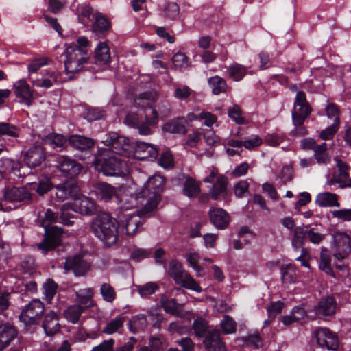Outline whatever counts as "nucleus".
<instances>
[{"mask_svg": "<svg viewBox=\"0 0 351 351\" xmlns=\"http://www.w3.org/2000/svg\"><path fill=\"white\" fill-rule=\"evenodd\" d=\"M194 332L197 337H203L208 328V323L202 317H198L194 320L193 324Z\"/></svg>", "mask_w": 351, "mask_h": 351, "instance_id": "nucleus-51", "label": "nucleus"}, {"mask_svg": "<svg viewBox=\"0 0 351 351\" xmlns=\"http://www.w3.org/2000/svg\"><path fill=\"white\" fill-rule=\"evenodd\" d=\"M95 62L99 65H106L110 62V52L106 43H99L95 50Z\"/></svg>", "mask_w": 351, "mask_h": 351, "instance_id": "nucleus-30", "label": "nucleus"}, {"mask_svg": "<svg viewBox=\"0 0 351 351\" xmlns=\"http://www.w3.org/2000/svg\"><path fill=\"white\" fill-rule=\"evenodd\" d=\"M313 152L314 157L318 164L326 165L330 162L331 157L328 152L326 143L319 144Z\"/></svg>", "mask_w": 351, "mask_h": 351, "instance_id": "nucleus-38", "label": "nucleus"}, {"mask_svg": "<svg viewBox=\"0 0 351 351\" xmlns=\"http://www.w3.org/2000/svg\"><path fill=\"white\" fill-rule=\"evenodd\" d=\"M100 292L103 299L106 302H112L116 298V292L110 284H102L100 288Z\"/></svg>", "mask_w": 351, "mask_h": 351, "instance_id": "nucleus-52", "label": "nucleus"}, {"mask_svg": "<svg viewBox=\"0 0 351 351\" xmlns=\"http://www.w3.org/2000/svg\"><path fill=\"white\" fill-rule=\"evenodd\" d=\"M3 199L6 202L29 204L32 199V194L27 187H12L5 189Z\"/></svg>", "mask_w": 351, "mask_h": 351, "instance_id": "nucleus-15", "label": "nucleus"}, {"mask_svg": "<svg viewBox=\"0 0 351 351\" xmlns=\"http://www.w3.org/2000/svg\"><path fill=\"white\" fill-rule=\"evenodd\" d=\"M66 143V138L60 134L50 135L45 140V143L49 145L53 149L62 150Z\"/></svg>", "mask_w": 351, "mask_h": 351, "instance_id": "nucleus-43", "label": "nucleus"}, {"mask_svg": "<svg viewBox=\"0 0 351 351\" xmlns=\"http://www.w3.org/2000/svg\"><path fill=\"white\" fill-rule=\"evenodd\" d=\"M95 189L97 197L106 202L110 201L113 197L117 200V196L119 193V187L115 188L106 182L97 183Z\"/></svg>", "mask_w": 351, "mask_h": 351, "instance_id": "nucleus-22", "label": "nucleus"}, {"mask_svg": "<svg viewBox=\"0 0 351 351\" xmlns=\"http://www.w3.org/2000/svg\"><path fill=\"white\" fill-rule=\"evenodd\" d=\"M199 254L196 252H190L186 255L189 265L199 274L202 271V267L197 265V260H199Z\"/></svg>", "mask_w": 351, "mask_h": 351, "instance_id": "nucleus-59", "label": "nucleus"}, {"mask_svg": "<svg viewBox=\"0 0 351 351\" xmlns=\"http://www.w3.org/2000/svg\"><path fill=\"white\" fill-rule=\"evenodd\" d=\"M152 115L149 117L145 114L143 117H139L134 112H129L125 119V123L138 130V134L143 136L150 135L153 133L152 127L155 126L160 116L156 108L152 106Z\"/></svg>", "mask_w": 351, "mask_h": 351, "instance_id": "nucleus-4", "label": "nucleus"}, {"mask_svg": "<svg viewBox=\"0 0 351 351\" xmlns=\"http://www.w3.org/2000/svg\"><path fill=\"white\" fill-rule=\"evenodd\" d=\"M282 280L284 283H290L293 281L295 275V268L292 265H287L281 268Z\"/></svg>", "mask_w": 351, "mask_h": 351, "instance_id": "nucleus-55", "label": "nucleus"}, {"mask_svg": "<svg viewBox=\"0 0 351 351\" xmlns=\"http://www.w3.org/2000/svg\"><path fill=\"white\" fill-rule=\"evenodd\" d=\"M117 203L121 209L128 210L141 208V215H148L156 209V200L146 197L140 189L134 186L119 187V193L117 196Z\"/></svg>", "mask_w": 351, "mask_h": 351, "instance_id": "nucleus-1", "label": "nucleus"}, {"mask_svg": "<svg viewBox=\"0 0 351 351\" xmlns=\"http://www.w3.org/2000/svg\"><path fill=\"white\" fill-rule=\"evenodd\" d=\"M228 184V180L226 176L223 175L218 176L216 182L209 191L211 198L214 200H217L221 197H224L227 195Z\"/></svg>", "mask_w": 351, "mask_h": 351, "instance_id": "nucleus-24", "label": "nucleus"}, {"mask_svg": "<svg viewBox=\"0 0 351 351\" xmlns=\"http://www.w3.org/2000/svg\"><path fill=\"white\" fill-rule=\"evenodd\" d=\"M220 324L223 334H233L236 332L237 324L229 315H224Z\"/></svg>", "mask_w": 351, "mask_h": 351, "instance_id": "nucleus-48", "label": "nucleus"}, {"mask_svg": "<svg viewBox=\"0 0 351 351\" xmlns=\"http://www.w3.org/2000/svg\"><path fill=\"white\" fill-rule=\"evenodd\" d=\"M58 219L57 213L52 211L51 209H47L44 216L38 220L40 225L45 228V238L42 242L37 244V247L43 254L54 250L62 242V229L57 226L48 228L51 223L58 221Z\"/></svg>", "mask_w": 351, "mask_h": 351, "instance_id": "nucleus-3", "label": "nucleus"}, {"mask_svg": "<svg viewBox=\"0 0 351 351\" xmlns=\"http://www.w3.org/2000/svg\"><path fill=\"white\" fill-rule=\"evenodd\" d=\"M228 75L234 81H240L245 75L247 68L240 64L234 63L228 67Z\"/></svg>", "mask_w": 351, "mask_h": 351, "instance_id": "nucleus-41", "label": "nucleus"}, {"mask_svg": "<svg viewBox=\"0 0 351 351\" xmlns=\"http://www.w3.org/2000/svg\"><path fill=\"white\" fill-rule=\"evenodd\" d=\"M147 313L151 317L154 327L159 328L162 321V315L161 309L158 306H154L147 311Z\"/></svg>", "mask_w": 351, "mask_h": 351, "instance_id": "nucleus-53", "label": "nucleus"}, {"mask_svg": "<svg viewBox=\"0 0 351 351\" xmlns=\"http://www.w3.org/2000/svg\"><path fill=\"white\" fill-rule=\"evenodd\" d=\"M52 189V184L49 180L45 179L39 182L36 188H33V189L36 190L37 193L43 196L47 192H49Z\"/></svg>", "mask_w": 351, "mask_h": 351, "instance_id": "nucleus-62", "label": "nucleus"}, {"mask_svg": "<svg viewBox=\"0 0 351 351\" xmlns=\"http://www.w3.org/2000/svg\"><path fill=\"white\" fill-rule=\"evenodd\" d=\"M16 329L9 324H0V351L8 346L16 336Z\"/></svg>", "mask_w": 351, "mask_h": 351, "instance_id": "nucleus-26", "label": "nucleus"}, {"mask_svg": "<svg viewBox=\"0 0 351 351\" xmlns=\"http://www.w3.org/2000/svg\"><path fill=\"white\" fill-rule=\"evenodd\" d=\"M90 230L105 245H114L118 239V222L107 213L97 214L92 220Z\"/></svg>", "mask_w": 351, "mask_h": 351, "instance_id": "nucleus-2", "label": "nucleus"}, {"mask_svg": "<svg viewBox=\"0 0 351 351\" xmlns=\"http://www.w3.org/2000/svg\"><path fill=\"white\" fill-rule=\"evenodd\" d=\"M160 303L165 311L171 314H176L178 311L177 303L175 299L169 300L166 295H162Z\"/></svg>", "mask_w": 351, "mask_h": 351, "instance_id": "nucleus-54", "label": "nucleus"}, {"mask_svg": "<svg viewBox=\"0 0 351 351\" xmlns=\"http://www.w3.org/2000/svg\"><path fill=\"white\" fill-rule=\"evenodd\" d=\"M68 141L72 147L80 151L86 150L94 145L93 139L80 135H73Z\"/></svg>", "mask_w": 351, "mask_h": 351, "instance_id": "nucleus-33", "label": "nucleus"}, {"mask_svg": "<svg viewBox=\"0 0 351 351\" xmlns=\"http://www.w3.org/2000/svg\"><path fill=\"white\" fill-rule=\"evenodd\" d=\"M333 256L338 260L346 258L351 252V239L346 233L337 232L333 234Z\"/></svg>", "mask_w": 351, "mask_h": 351, "instance_id": "nucleus-13", "label": "nucleus"}, {"mask_svg": "<svg viewBox=\"0 0 351 351\" xmlns=\"http://www.w3.org/2000/svg\"><path fill=\"white\" fill-rule=\"evenodd\" d=\"M75 207L80 214L84 215H91L96 210L95 202L86 197L79 198L78 202L75 204Z\"/></svg>", "mask_w": 351, "mask_h": 351, "instance_id": "nucleus-34", "label": "nucleus"}, {"mask_svg": "<svg viewBox=\"0 0 351 351\" xmlns=\"http://www.w3.org/2000/svg\"><path fill=\"white\" fill-rule=\"evenodd\" d=\"M136 287L138 293L143 298L148 297L149 295L154 293L159 289V286L154 282H149L142 285H138Z\"/></svg>", "mask_w": 351, "mask_h": 351, "instance_id": "nucleus-46", "label": "nucleus"}, {"mask_svg": "<svg viewBox=\"0 0 351 351\" xmlns=\"http://www.w3.org/2000/svg\"><path fill=\"white\" fill-rule=\"evenodd\" d=\"M55 162L59 171L63 176L71 178L77 176L82 169L80 163L67 156L58 155Z\"/></svg>", "mask_w": 351, "mask_h": 351, "instance_id": "nucleus-12", "label": "nucleus"}, {"mask_svg": "<svg viewBox=\"0 0 351 351\" xmlns=\"http://www.w3.org/2000/svg\"><path fill=\"white\" fill-rule=\"evenodd\" d=\"M163 16L169 20H176L179 15L180 8L176 3H168L163 8Z\"/></svg>", "mask_w": 351, "mask_h": 351, "instance_id": "nucleus-47", "label": "nucleus"}, {"mask_svg": "<svg viewBox=\"0 0 351 351\" xmlns=\"http://www.w3.org/2000/svg\"><path fill=\"white\" fill-rule=\"evenodd\" d=\"M228 116L237 124L244 123V119L241 116V110L238 105H234L228 110Z\"/></svg>", "mask_w": 351, "mask_h": 351, "instance_id": "nucleus-58", "label": "nucleus"}, {"mask_svg": "<svg viewBox=\"0 0 351 351\" xmlns=\"http://www.w3.org/2000/svg\"><path fill=\"white\" fill-rule=\"evenodd\" d=\"M102 142L105 145L110 147V152L112 154L130 157L134 152V143H130L128 138L119 136L114 132L105 134Z\"/></svg>", "mask_w": 351, "mask_h": 351, "instance_id": "nucleus-7", "label": "nucleus"}, {"mask_svg": "<svg viewBox=\"0 0 351 351\" xmlns=\"http://www.w3.org/2000/svg\"><path fill=\"white\" fill-rule=\"evenodd\" d=\"M84 116L88 121L91 122L101 119L104 113L101 110L93 108L86 109Z\"/></svg>", "mask_w": 351, "mask_h": 351, "instance_id": "nucleus-60", "label": "nucleus"}, {"mask_svg": "<svg viewBox=\"0 0 351 351\" xmlns=\"http://www.w3.org/2000/svg\"><path fill=\"white\" fill-rule=\"evenodd\" d=\"M93 164L98 171L111 176L120 173L124 162L109 150L106 149L95 156Z\"/></svg>", "mask_w": 351, "mask_h": 351, "instance_id": "nucleus-5", "label": "nucleus"}, {"mask_svg": "<svg viewBox=\"0 0 351 351\" xmlns=\"http://www.w3.org/2000/svg\"><path fill=\"white\" fill-rule=\"evenodd\" d=\"M200 193V183L195 179L187 177L183 184V193L189 198L197 197Z\"/></svg>", "mask_w": 351, "mask_h": 351, "instance_id": "nucleus-35", "label": "nucleus"}, {"mask_svg": "<svg viewBox=\"0 0 351 351\" xmlns=\"http://www.w3.org/2000/svg\"><path fill=\"white\" fill-rule=\"evenodd\" d=\"M3 135L17 136L16 127L7 123H0V137Z\"/></svg>", "mask_w": 351, "mask_h": 351, "instance_id": "nucleus-61", "label": "nucleus"}, {"mask_svg": "<svg viewBox=\"0 0 351 351\" xmlns=\"http://www.w3.org/2000/svg\"><path fill=\"white\" fill-rule=\"evenodd\" d=\"M209 216L211 223L218 229H225L230 223L228 214L222 208H210Z\"/></svg>", "mask_w": 351, "mask_h": 351, "instance_id": "nucleus-21", "label": "nucleus"}, {"mask_svg": "<svg viewBox=\"0 0 351 351\" xmlns=\"http://www.w3.org/2000/svg\"><path fill=\"white\" fill-rule=\"evenodd\" d=\"M75 295L79 305H83L84 309L93 306V291L91 288L80 289L75 292Z\"/></svg>", "mask_w": 351, "mask_h": 351, "instance_id": "nucleus-36", "label": "nucleus"}, {"mask_svg": "<svg viewBox=\"0 0 351 351\" xmlns=\"http://www.w3.org/2000/svg\"><path fill=\"white\" fill-rule=\"evenodd\" d=\"M338 199L339 196L337 194L324 192L317 195L315 203L321 207H339Z\"/></svg>", "mask_w": 351, "mask_h": 351, "instance_id": "nucleus-29", "label": "nucleus"}, {"mask_svg": "<svg viewBox=\"0 0 351 351\" xmlns=\"http://www.w3.org/2000/svg\"><path fill=\"white\" fill-rule=\"evenodd\" d=\"M124 317L119 316L108 322L103 328L102 332L106 335H112L115 332H120L123 329Z\"/></svg>", "mask_w": 351, "mask_h": 351, "instance_id": "nucleus-39", "label": "nucleus"}, {"mask_svg": "<svg viewBox=\"0 0 351 351\" xmlns=\"http://www.w3.org/2000/svg\"><path fill=\"white\" fill-rule=\"evenodd\" d=\"M330 255L326 249H322L320 252L319 269L328 275L333 276L330 265Z\"/></svg>", "mask_w": 351, "mask_h": 351, "instance_id": "nucleus-42", "label": "nucleus"}, {"mask_svg": "<svg viewBox=\"0 0 351 351\" xmlns=\"http://www.w3.org/2000/svg\"><path fill=\"white\" fill-rule=\"evenodd\" d=\"M45 159L44 149L41 146H34L26 152L24 160L31 168L40 165Z\"/></svg>", "mask_w": 351, "mask_h": 351, "instance_id": "nucleus-20", "label": "nucleus"}, {"mask_svg": "<svg viewBox=\"0 0 351 351\" xmlns=\"http://www.w3.org/2000/svg\"><path fill=\"white\" fill-rule=\"evenodd\" d=\"M57 285L53 280H47L43 285L44 294L48 302L53 298L56 293Z\"/></svg>", "mask_w": 351, "mask_h": 351, "instance_id": "nucleus-57", "label": "nucleus"}, {"mask_svg": "<svg viewBox=\"0 0 351 351\" xmlns=\"http://www.w3.org/2000/svg\"><path fill=\"white\" fill-rule=\"evenodd\" d=\"M165 180L163 177L154 175L152 178H150L145 185L139 189L141 191V193L145 195L146 197L149 199H154L156 200V207L158 202L160 201V193L162 191L163 187L165 186Z\"/></svg>", "mask_w": 351, "mask_h": 351, "instance_id": "nucleus-14", "label": "nucleus"}, {"mask_svg": "<svg viewBox=\"0 0 351 351\" xmlns=\"http://www.w3.org/2000/svg\"><path fill=\"white\" fill-rule=\"evenodd\" d=\"M44 310L43 303L38 299H34L23 308L20 317L27 324H37Z\"/></svg>", "mask_w": 351, "mask_h": 351, "instance_id": "nucleus-11", "label": "nucleus"}, {"mask_svg": "<svg viewBox=\"0 0 351 351\" xmlns=\"http://www.w3.org/2000/svg\"><path fill=\"white\" fill-rule=\"evenodd\" d=\"M157 99V95L154 92L149 91L140 94L135 97L134 104L145 110L148 108H152Z\"/></svg>", "mask_w": 351, "mask_h": 351, "instance_id": "nucleus-32", "label": "nucleus"}, {"mask_svg": "<svg viewBox=\"0 0 351 351\" xmlns=\"http://www.w3.org/2000/svg\"><path fill=\"white\" fill-rule=\"evenodd\" d=\"M64 268L73 270L75 276H83L89 271L90 265L80 256H75L66 259Z\"/></svg>", "mask_w": 351, "mask_h": 351, "instance_id": "nucleus-17", "label": "nucleus"}, {"mask_svg": "<svg viewBox=\"0 0 351 351\" xmlns=\"http://www.w3.org/2000/svg\"><path fill=\"white\" fill-rule=\"evenodd\" d=\"M333 217L344 221H351V209H341L332 212Z\"/></svg>", "mask_w": 351, "mask_h": 351, "instance_id": "nucleus-64", "label": "nucleus"}, {"mask_svg": "<svg viewBox=\"0 0 351 351\" xmlns=\"http://www.w3.org/2000/svg\"><path fill=\"white\" fill-rule=\"evenodd\" d=\"M42 326L48 336H52L60 330L58 317L53 311H51L45 315Z\"/></svg>", "mask_w": 351, "mask_h": 351, "instance_id": "nucleus-23", "label": "nucleus"}, {"mask_svg": "<svg viewBox=\"0 0 351 351\" xmlns=\"http://www.w3.org/2000/svg\"><path fill=\"white\" fill-rule=\"evenodd\" d=\"M336 167L331 175H328L326 184L332 186L339 184V188L351 187V178L349 176V166L339 158H335Z\"/></svg>", "mask_w": 351, "mask_h": 351, "instance_id": "nucleus-9", "label": "nucleus"}, {"mask_svg": "<svg viewBox=\"0 0 351 351\" xmlns=\"http://www.w3.org/2000/svg\"><path fill=\"white\" fill-rule=\"evenodd\" d=\"M65 71L67 73H77L83 70L88 62L87 50L76 46H69L64 51Z\"/></svg>", "mask_w": 351, "mask_h": 351, "instance_id": "nucleus-6", "label": "nucleus"}, {"mask_svg": "<svg viewBox=\"0 0 351 351\" xmlns=\"http://www.w3.org/2000/svg\"><path fill=\"white\" fill-rule=\"evenodd\" d=\"M14 86L16 97L21 99V102H24L29 106L32 102L33 95L27 82L24 80H21Z\"/></svg>", "mask_w": 351, "mask_h": 351, "instance_id": "nucleus-25", "label": "nucleus"}, {"mask_svg": "<svg viewBox=\"0 0 351 351\" xmlns=\"http://www.w3.org/2000/svg\"><path fill=\"white\" fill-rule=\"evenodd\" d=\"M147 324L146 316L143 314L133 317L129 322V329L132 332H136L145 328Z\"/></svg>", "mask_w": 351, "mask_h": 351, "instance_id": "nucleus-44", "label": "nucleus"}, {"mask_svg": "<svg viewBox=\"0 0 351 351\" xmlns=\"http://www.w3.org/2000/svg\"><path fill=\"white\" fill-rule=\"evenodd\" d=\"M218 330H211L206 334L203 343L207 351H226L224 343Z\"/></svg>", "mask_w": 351, "mask_h": 351, "instance_id": "nucleus-19", "label": "nucleus"}, {"mask_svg": "<svg viewBox=\"0 0 351 351\" xmlns=\"http://www.w3.org/2000/svg\"><path fill=\"white\" fill-rule=\"evenodd\" d=\"M311 112V108L306 101V94L303 91H298L292 112V119L294 125H302Z\"/></svg>", "mask_w": 351, "mask_h": 351, "instance_id": "nucleus-10", "label": "nucleus"}, {"mask_svg": "<svg viewBox=\"0 0 351 351\" xmlns=\"http://www.w3.org/2000/svg\"><path fill=\"white\" fill-rule=\"evenodd\" d=\"M208 84L212 88V93L215 95L226 93L228 88L226 80L219 75L210 77Z\"/></svg>", "mask_w": 351, "mask_h": 351, "instance_id": "nucleus-37", "label": "nucleus"}, {"mask_svg": "<svg viewBox=\"0 0 351 351\" xmlns=\"http://www.w3.org/2000/svg\"><path fill=\"white\" fill-rule=\"evenodd\" d=\"M186 123L184 117H178L166 123L163 125L162 130L164 132L171 134H185L187 132Z\"/></svg>", "mask_w": 351, "mask_h": 351, "instance_id": "nucleus-27", "label": "nucleus"}, {"mask_svg": "<svg viewBox=\"0 0 351 351\" xmlns=\"http://www.w3.org/2000/svg\"><path fill=\"white\" fill-rule=\"evenodd\" d=\"M141 217L138 215H128L122 221L123 227L128 235L134 236L138 226L141 224Z\"/></svg>", "mask_w": 351, "mask_h": 351, "instance_id": "nucleus-31", "label": "nucleus"}, {"mask_svg": "<svg viewBox=\"0 0 351 351\" xmlns=\"http://www.w3.org/2000/svg\"><path fill=\"white\" fill-rule=\"evenodd\" d=\"M84 308L78 304L70 306L64 312V317L71 323H77L84 311Z\"/></svg>", "mask_w": 351, "mask_h": 351, "instance_id": "nucleus-40", "label": "nucleus"}, {"mask_svg": "<svg viewBox=\"0 0 351 351\" xmlns=\"http://www.w3.org/2000/svg\"><path fill=\"white\" fill-rule=\"evenodd\" d=\"M307 235V230H304L302 227H296L294 229V235L292 239V245L298 249L301 247L303 244L306 236Z\"/></svg>", "mask_w": 351, "mask_h": 351, "instance_id": "nucleus-45", "label": "nucleus"}, {"mask_svg": "<svg viewBox=\"0 0 351 351\" xmlns=\"http://www.w3.org/2000/svg\"><path fill=\"white\" fill-rule=\"evenodd\" d=\"M337 303L332 296L322 298L314 307L313 311L318 317H328L336 312Z\"/></svg>", "mask_w": 351, "mask_h": 351, "instance_id": "nucleus-18", "label": "nucleus"}, {"mask_svg": "<svg viewBox=\"0 0 351 351\" xmlns=\"http://www.w3.org/2000/svg\"><path fill=\"white\" fill-rule=\"evenodd\" d=\"M340 124V120L339 118H335L334 123L332 125L326 128L325 130H322L319 136L321 138L324 140H329L331 139L334 135L337 133Z\"/></svg>", "mask_w": 351, "mask_h": 351, "instance_id": "nucleus-49", "label": "nucleus"}, {"mask_svg": "<svg viewBox=\"0 0 351 351\" xmlns=\"http://www.w3.org/2000/svg\"><path fill=\"white\" fill-rule=\"evenodd\" d=\"M135 148L133 155H137L138 158H156L158 156V150L153 145L143 142H135Z\"/></svg>", "mask_w": 351, "mask_h": 351, "instance_id": "nucleus-28", "label": "nucleus"}, {"mask_svg": "<svg viewBox=\"0 0 351 351\" xmlns=\"http://www.w3.org/2000/svg\"><path fill=\"white\" fill-rule=\"evenodd\" d=\"M318 345L323 349L335 351L339 346L337 336L326 328L317 330L315 334Z\"/></svg>", "mask_w": 351, "mask_h": 351, "instance_id": "nucleus-16", "label": "nucleus"}, {"mask_svg": "<svg viewBox=\"0 0 351 351\" xmlns=\"http://www.w3.org/2000/svg\"><path fill=\"white\" fill-rule=\"evenodd\" d=\"M169 275L173 278L177 285L195 291L197 293L202 291V288L197 282L191 276V275L184 268L182 265L176 260H172L169 263L168 270Z\"/></svg>", "mask_w": 351, "mask_h": 351, "instance_id": "nucleus-8", "label": "nucleus"}, {"mask_svg": "<svg viewBox=\"0 0 351 351\" xmlns=\"http://www.w3.org/2000/svg\"><path fill=\"white\" fill-rule=\"evenodd\" d=\"M109 24L108 20L104 16H98L96 17L95 22L93 24V29L97 34H103L108 29Z\"/></svg>", "mask_w": 351, "mask_h": 351, "instance_id": "nucleus-56", "label": "nucleus"}, {"mask_svg": "<svg viewBox=\"0 0 351 351\" xmlns=\"http://www.w3.org/2000/svg\"><path fill=\"white\" fill-rule=\"evenodd\" d=\"M114 343L115 341L113 339L104 340L98 346L93 347L91 351H114Z\"/></svg>", "mask_w": 351, "mask_h": 351, "instance_id": "nucleus-63", "label": "nucleus"}, {"mask_svg": "<svg viewBox=\"0 0 351 351\" xmlns=\"http://www.w3.org/2000/svg\"><path fill=\"white\" fill-rule=\"evenodd\" d=\"M73 215L71 213V208L69 204H64L61 208V214L60 217V223L64 225L70 226L73 223Z\"/></svg>", "mask_w": 351, "mask_h": 351, "instance_id": "nucleus-50", "label": "nucleus"}]
</instances>
